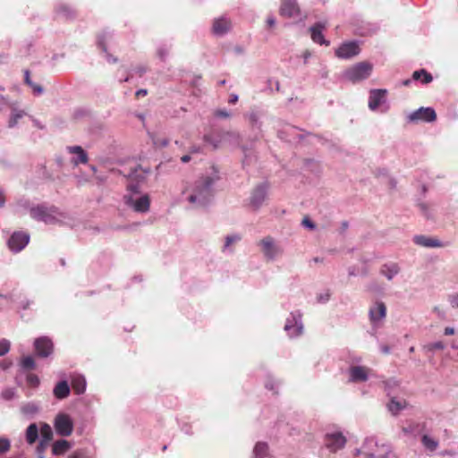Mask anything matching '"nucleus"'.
Wrapping results in <instances>:
<instances>
[{
    "mask_svg": "<svg viewBox=\"0 0 458 458\" xmlns=\"http://www.w3.org/2000/svg\"><path fill=\"white\" fill-rule=\"evenodd\" d=\"M220 180L216 165L199 175L196 179L183 183L181 201L188 204L189 209L207 208L212 205L216 195V184Z\"/></svg>",
    "mask_w": 458,
    "mask_h": 458,
    "instance_id": "nucleus-1",
    "label": "nucleus"
},
{
    "mask_svg": "<svg viewBox=\"0 0 458 458\" xmlns=\"http://www.w3.org/2000/svg\"><path fill=\"white\" fill-rule=\"evenodd\" d=\"M148 170L136 165L131 169L127 177L126 193L123 199L125 206L132 211L140 214H146L150 208V198L148 193L140 191V186L145 182Z\"/></svg>",
    "mask_w": 458,
    "mask_h": 458,
    "instance_id": "nucleus-2",
    "label": "nucleus"
},
{
    "mask_svg": "<svg viewBox=\"0 0 458 458\" xmlns=\"http://www.w3.org/2000/svg\"><path fill=\"white\" fill-rule=\"evenodd\" d=\"M356 453L360 458H386L390 453V447L386 444H379L375 437H369L364 440Z\"/></svg>",
    "mask_w": 458,
    "mask_h": 458,
    "instance_id": "nucleus-3",
    "label": "nucleus"
},
{
    "mask_svg": "<svg viewBox=\"0 0 458 458\" xmlns=\"http://www.w3.org/2000/svg\"><path fill=\"white\" fill-rule=\"evenodd\" d=\"M303 314L300 310H293L285 318L284 331L290 339H297L304 334Z\"/></svg>",
    "mask_w": 458,
    "mask_h": 458,
    "instance_id": "nucleus-4",
    "label": "nucleus"
},
{
    "mask_svg": "<svg viewBox=\"0 0 458 458\" xmlns=\"http://www.w3.org/2000/svg\"><path fill=\"white\" fill-rule=\"evenodd\" d=\"M387 90L384 89H373L369 91L368 106L370 111H380L381 113H386L390 105L387 102Z\"/></svg>",
    "mask_w": 458,
    "mask_h": 458,
    "instance_id": "nucleus-5",
    "label": "nucleus"
},
{
    "mask_svg": "<svg viewBox=\"0 0 458 458\" xmlns=\"http://www.w3.org/2000/svg\"><path fill=\"white\" fill-rule=\"evenodd\" d=\"M372 68L369 63H358L344 72V78L353 83L361 81L370 76Z\"/></svg>",
    "mask_w": 458,
    "mask_h": 458,
    "instance_id": "nucleus-6",
    "label": "nucleus"
},
{
    "mask_svg": "<svg viewBox=\"0 0 458 458\" xmlns=\"http://www.w3.org/2000/svg\"><path fill=\"white\" fill-rule=\"evenodd\" d=\"M264 258L267 261H275L283 254L282 247L272 236H266L259 242Z\"/></svg>",
    "mask_w": 458,
    "mask_h": 458,
    "instance_id": "nucleus-7",
    "label": "nucleus"
},
{
    "mask_svg": "<svg viewBox=\"0 0 458 458\" xmlns=\"http://www.w3.org/2000/svg\"><path fill=\"white\" fill-rule=\"evenodd\" d=\"M420 209L427 219L435 220L438 216H446L451 213L449 204L441 203H420Z\"/></svg>",
    "mask_w": 458,
    "mask_h": 458,
    "instance_id": "nucleus-8",
    "label": "nucleus"
},
{
    "mask_svg": "<svg viewBox=\"0 0 458 458\" xmlns=\"http://www.w3.org/2000/svg\"><path fill=\"white\" fill-rule=\"evenodd\" d=\"M269 183L268 182H262L259 183L250 192V206L255 211L259 210L268 197Z\"/></svg>",
    "mask_w": 458,
    "mask_h": 458,
    "instance_id": "nucleus-9",
    "label": "nucleus"
},
{
    "mask_svg": "<svg viewBox=\"0 0 458 458\" xmlns=\"http://www.w3.org/2000/svg\"><path fill=\"white\" fill-rule=\"evenodd\" d=\"M57 209L55 207L48 208L45 205H37L30 208V216L46 224H54L57 221Z\"/></svg>",
    "mask_w": 458,
    "mask_h": 458,
    "instance_id": "nucleus-10",
    "label": "nucleus"
},
{
    "mask_svg": "<svg viewBox=\"0 0 458 458\" xmlns=\"http://www.w3.org/2000/svg\"><path fill=\"white\" fill-rule=\"evenodd\" d=\"M437 120V114L432 107H420L406 115V122L409 123H433Z\"/></svg>",
    "mask_w": 458,
    "mask_h": 458,
    "instance_id": "nucleus-11",
    "label": "nucleus"
},
{
    "mask_svg": "<svg viewBox=\"0 0 458 458\" xmlns=\"http://www.w3.org/2000/svg\"><path fill=\"white\" fill-rule=\"evenodd\" d=\"M30 237L28 233L22 231L13 232L7 240V246L11 252L16 254L21 252L30 242Z\"/></svg>",
    "mask_w": 458,
    "mask_h": 458,
    "instance_id": "nucleus-12",
    "label": "nucleus"
},
{
    "mask_svg": "<svg viewBox=\"0 0 458 458\" xmlns=\"http://www.w3.org/2000/svg\"><path fill=\"white\" fill-rule=\"evenodd\" d=\"M54 428L57 435L69 437L73 431V421L69 414L60 412L54 420Z\"/></svg>",
    "mask_w": 458,
    "mask_h": 458,
    "instance_id": "nucleus-13",
    "label": "nucleus"
},
{
    "mask_svg": "<svg viewBox=\"0 0 458 458\" xmlns=\"http://www.w3.org/2000/svg\"><path fill=\"white\" fill-rule=\"evenodd\" d=\"M386 317V306L381 301H377L373 303L369 310V318L373 329H377Z\"/></svg>",
    "mask_w": 458,
    "mask_h": 458,
    "instance_id": "nucleus-14",
    "label": "nucleus"
},
{
    "mask_svg": "<svg viewBox=\"0 0 458 458\" xmlns=\"http://www.w3.org/2000/svg\"><path fill=\"white\" fill-rule=\"evenodd\" d=\"M232 28V20L226 14H223L213 19L211 32L215 37L222 38L228 34Z\"/></svg>",
    "mask_w": 458,
    "mask_h": 458,
    "instance_id": "nucleus-15",
    "label": "nucleus"
},
{
    "mask_svg": "<svg viewBox=\"0 0 458 458\" xmlns=\"http://www.w3.org/2000/svg\"><path fill=\"white\" fill-rule=\"evenodd\" d=\"M36 355L40 358H48L54 352V344L50 337L40 336L33 343Z\"/></svg>",
    "mask_w": 458,
    "mask_h": 458,
    "instance_id": "nucleus-16",
    "label": "nucleus"
},
{
    "mask_svg": "<svg viewBox=\"0 0 458 458\" xmlns=\"http://www.w3.org/2000/svg\"><path fill=\"white\" fill-rule=\"evenodd\" d=\"M360 48L358 41H346L342 43L335 51L339 59H351L358 55Z\"/></svg>",
    "mask_w": 458,
    "mask_h": 458,
    "instance_id": "nucleus-17",
    "label": "nucleus"
},
{
    "mask_svg": "<svg viewBox=\"0 0 458 458\" xmlns=\"http://www.w3.org/2000/svg\"><path fill=\"white\" fill-rule=\"evenodd\" d=\"M346 438L342 432L335 431L325 436L324 445L331 452L335 453L344 447Z\"/></svg>",
    "mask_w": 458,
    "mask_h": 458,
    "instance_id": "nucleus-18",
    "label": "nucleus"
},
{
    "mask_svg": "<svg viewBox=\"0 0 458 458\" xmlns=\"http://www.w3.org/2000/svg\"><path fill=\"white\" fill-rule=\"evenodd\" d=\"M369 369L361 365H351L348 368V380L351 383H362L369 379Z\"/></svg>",
    "mask_w": 458,
    "mask_h": 458,
    "instance_id": "nucleus-19",
    "label": "nucleus"
},
{
    "mask_svg": "<svg viewBox=\"0 0 458 458\" xmlns=\"http://www.w3.org/2000/svg\"><path fill=\"white\" fill-rule=\"evenodd\" d=\"M240 135L234 131H223L221 132L219 135L217 136H214L213 134H205L204 137H203V140L208 143V144H210L214 149H217L220 145H221V142L227 139V138H232V139H234L235 140H237L239 139Z\"/></svg>",
    "mask_w": 458,
    "mask_h": 458,
    "instance_id": "nucleus-20",
    "label": "nucleus"
},
{
    "mask_svg": "<svg viewBox=\"0 0 458 458\" xmlns=\"http://www.w3.org/2000/svg\"><path fill=\"white\" fill-rule=\"evenodd\" d=\"M279 13L287 18L298 17L301 9L296 0H282Z\"/></svg>",
    "mask_w": 458,
    "mask_h": 458,
    "instance_id": "nucleus-21",
    "label": "nucleus"
},
{
    "mask_svg": "<svg viewBox=\"0 0 458 458\" xmlns=\"http://www.w3.org/2000/svg\"><path fill=\"white\" fill-rule=\"evenodd\" d=\"M408 407V403L405 399L398 398L395 396L389 397V402L386 403V409L392 416H398L402 411Z\"/></svg>",
    "mask_w": 458,
    "mask_h": 458,
    "instance_id": "nucleus-22",
    "label": "nucleus"
},
{
    "mask_svg": "<svg viewBox=\"0 0 458 458\" xmlns=\"http://www.w3.org/2000/svg\"><path fill=\"white\" fill-rule=\"evenodd\" d=\"M55 12L58 18L65 21L73 20L76 16L75 10L70 4L64 2L55 4Z\"/></svg>",
    "mask_w": 458,
    "mask_h": 458,
    "instance_id": "nucleus-23",
    "label": "nucleus"
},
{
    "mask_svg": "<svg viewBox=\"0 0 458 458\" xmlns=\"http://www.w3.org/2000/svg\"><path fill=\"white\" fill-rule=\"evenodd\" d=\"M325 29V25L322 22H317L313 26L310 27V37L313 42L319 44L329 46L330 42L324 38L323 30Z\"/></svg>",
    "mask_w": 458,
    "mask_h": 458,
    "instance_id": "nucleus-24",
    "label": "nucleus"
},
{
    "mask_svg": "<svg viewBox=\"0 0 458 458\" xmlns=\"http://www.w3.org/2000/svg\"><path fill=\"white\" fill-rule=\"evenodd\" d=\"M112 38V34L109 31H103L98 38V46L105 53V57L108 63H116L117 58L114 57L107 52V41Z\"/></svg>",
    "mask_w": 458,
    "mask_h": 458,
    "instance_id": "nucleus-25",
    "label": "nucleus"
},
{
    "mask_svg": "<svg viewBox=\"0 0 458 458\" xmlns=\"http://www.w3.org/2000/svg\"><path fill=\"white\" fill-rule=\"evenodd\" d=\"M66 150L70 154L75 155V157L72 159V163L74 165H78L79 164H86L89 160L87 152L81 146H68Z\"/></svg>",
    "mask_w": 458,
    "mask_h": 458,
    "instance_id": "nucleus-26",
    "label": "nucleus"
},
{
    "mask_svg": "<svg viewBox=\"0 0 458 458\" xmlns=\"http://www.w3.org/2000/svg\"><path fill=\"white\" fill-rule=\"evenodd\" d=\"M401 271L400 266L395 262H386L380 267L379 273L388 281H392Z\"/></svg>",
    "mask_w": 458,
    "mask_h": 458,
    "instance_id": "nucleus-27",
    "label": "nucleus"
},
{
    "mask_svg": "<svg viewBox=\"0 0 458 458\" xmlns=\"http://www.w3.org/2000/svg\"><path fill=\"white\" fill-rule=\"evenodd\" d=\"M278 136L280 139L289 142L296 139H302V136L299 133V129L292 125H286L284 129L279 130Z\"/></svg>",
    "mask_w": 458,
    "mask_h": 458,
    "instance_id": "nucleus-28",
    "label": "nucleus"
},
{
    "mask_svg": "<svg viewBox=\"0 0 458 458\" xmlns=\"http://www.w3.org/2000/svg\"><path fill=\"white\" fill-rule=\"evenodd\" d=\"M413 242L415 244L425 248H439L443 246L442 242L438 239L427 237L425 235H415Z\"/></svg>",
    "mask_w": 458,
    "mask_h": 458,
    "instance_id": "nucleus-29",
    "label": "nucleus"
},
{
    "mask_svg": "<svg viewBox=\"0 0 458 458\" xmlns=\"http://www.w3.org/2000/svg\"><path fill=\"white\" fill-rule=\"evenodd\" d=\"M70 393L71 387L66 380L59 381L53 389V394L58 400L67 398Z\"/></svg>",
    "mask_w": 458,
    "mask_h": 458,
    "instance_id": "nucleus-30",
    "label": "nucleus"
},
{
    "mask_svg": "<svg viewBox=\"0 0 458 458\" xmlns=\"http://www.w3.org/2000/svg\"><path fill=\"white\" fill-rule=\"evenodd\" d=\"M384 390L388 397L395 396L400 388V381L395 377H390L382 381Z\"/></svg>",
    "mask_w": 458,
    "mask_h": 458,
    "instance_id": "nucleus-31",
    "label": "nucleus"
},
{
    "mask_svg": "<svg viewBox=\"0 0 458 458\" xmlns=\"http://www.w3.org/2000/svg\"><path fill=\"white\" fill-rule=\"evenodd\" d=\"M251 129L256 132V139L261 137L262 132V122L260 116L257 112H250L247 115Z\"/></svg>",
    "mask_w": 458,
    "mask_h": 458,
    "instance_id": "nucleus-32",
    "label": "nucleus"
},
{
    "mask_svg": "<svg viewBox=\"0 0 458 458\" xmlns=\"http://www.w3.org/2000/svg\"><path fill=\"white\" fill-rule=\"evenodd\" d=\"M72 387L75 394L81 395L85 393L87 381L84 376L77 375L72 379Z\"/></svg>",
    "mask_w": 458,
    "mask_h": 458,
    "instance_id": "nucleus-33",
    "label": "nucleus"
},
{
    "mask_svg": "<svg viewBox=\"0 0 458 458\" xmlns=\"http://www.w3.org/2000/svg\"><path fill=\"white\" fill-rule=\"evenodd\" d=\"M411 80L420 81L423 85H427L433 81V76L426 69H420L413 72Z\"/></svg>",
    "mask_w": 458,
    "mask_h": 458,
    "instance_id": "nucleus-34",
    "label": "nucleus"
},
{
    "mask_svg": "<svg viewBox=\"0 0 458 458\" xmlns=\"http://www.w3.org/2000/svg\"><path fill=\"white\" fill-rule=\"evenodd\" d=\"M72 448V444L65 440H56L52 445V453L54 455L64 454L68 450Z\"/></svg>",
    "mask_w": 458,
    "mask_h": 458,
    "instance_id": "nucleus-35",
    "label": "nucleus"
},
{
    "mask_svg": "<svg viewBox=\"0 0 458 458\" xmlns=\"http://www.w3.org/2000/svg\"><path fill=\"white\" fill-rule=\"evenodd\" d=\"M242 239V236L241 234L239 233H233V234H228L225 237V243H224V246L222 247V252L223 253H233V250L231 248V245L233 243H235L239 241H241Z\"/></svg>",
    "mask_w": 458,
    "mask_h": 458,
    "instance_id": "nucleus-36",
    "label": "nucleus"
},
{
    "mask_svg": "<svg viewBox=\"0 0 458 458\" xmlns=\"http://www.w3.org/2000/svg\"><path fill=\"white\" fill-rule=\"evenodd\" d=\"M38 428L36 423H31L26 429V441L28 444H34L38 438Z\"/></svg>",
    "mask_w": 458,
    "mask_h": 458,
    "instance_id": "nucleus-37",
    "label": "nucleus"
},
{
    "mask_svg": "<svg viewBox=\"0 0 458 458\" xmlns=\"http://www.w3.org/2000/svg\"><path fill=\"white\" fill-rule=\"evenodd\" d=\"M11 107L12 113L9 118L8 126L10 128H13L17 125L18 121L25 115V112L23 110L18 109L14 106H11Z\"/></svg>",
    "mask_w": 458,
    "mask_h": 458,
    "instance_id": "nucleus-38",
    "label": "nucleus"
},
{
    "mask_svg": "<svg viewBox=\"0 0 458 458\" xmlns=\"http://www.w3.org/2000/svg\"><path fill=\"white\" fill-rule=\"evenodd\" d=\"M421 444L424 448L429 452H434L439 445L438 440L431 437L427 434L421 437Z\"/></svg>",
    "mask_w": 458,
    "mask_h": 458,
    "instance_id": "nucleus-39",
    "label": "nucleus"
},
{
    "mask_svg": "<svg viewBox=\"0 0 458 458\" xmlns=\"http://www.w3.org/2000/svg\"><path fill=\"white\" fill-rule=\"evenodd\" d=\"M24 81L33 90L34 94L40 95L43 93L44 89L31 81L29 70L24 71Z\"/></svg>",
    "mask_w": 458,
    "mask_h": 458,
    "instance_id": "nucleus-40",
    "label": "nucleus"
},
{
    "mask_svg": "<svg viewBox=\"0 0 458 458\" xmlns=\"http://www.w3.org/2000/svg\"><path fill=\"white\" fill-rule=\"evenodd\" d=\"M268 453V445L265 442H258L253 449L255 458H265Z\"/></svg>",
    "mask_w": 458,
    "mask_h": 458,
    "instance_id": "nucleus-41",
    "label": "nucleus"
},
{
    "mask_svg": "<svg viewBox=\"0 0 458 458\" xmlns=\"http://www.w3.org/2000/svg\"><path fill=\"white\" fill-rule=\"evenodd\" d=\"M42 442H49L53 438V430L49 424L42 423L40 427Z\"/></svg>",
    "mask_w": 458,
    "mask_h": 458,
    "instance_id": "nucleus-42",
    "label": "nucleus"
},
{
    "mask_svg": "<svg viewBox=\"0 0 458 458\" xmlns=\"http://www.w3.org/2000/svg\"><path fill=\"white\" fill-rule=\"evenodd\" d=\"M264 386L267 390L276 391L279 386V381L276 380L270 373H266Z\"/></svg>",
    "mask_w": 458,
    "mask_h": 458,
    "instance_id": "nucleus-43",
    "label": "nucleus"
},
{
    "mask_svg": "<svg viewBox=\"0 0 458 458\" xmlns=\"http://www.w3.org/2000/svg\"><path fill=\"white\" fill-rule=\"evenodd\" d=\"M39 408L35 403H27L21 408V412L26 416H34Z\"/></svg>",
    "mask_w": 458,
    "mask_h": 458,
    "instance_id": "nucleus-44",
    "label": "nucleus"
},
{
    "mask_svg": "<svg viewBox=\"0 0 458 458\" xmlns=\"http://www.w3.org/2000/svg\"><path fill=\"white\" fill-rule=\"evenodd\" d=\"M170 49H171V46H169L167 44H161V45H159L157 47V57L162 62H165L167 57H168V55H169Z\"/></svg>",
    "mask_w": 458,
    "mask_h": 458,
    "instance_id": "nucleus-45",
    "label": "nucleus"
},
{
    "mask_svg": "<svg viewBox=\"0 0 458 458\" xmlns=\"http://www.w3.org/2000/svg\"><path fill=\"white\" fill-rule=\"evenodd\" d=\"M280 90V82L278 80L269 78L267 81V87L264 91L268 93H274L275 91L278 92Z\"/></svg>",
    "mask_w": 458,
    "mask_h": 458,
    "instance_id": "nucleus-46",
    "label": "nucleus"
},
{
    "mask_svg": "<svg viewBox=\"0 0 458 458\" xmlns=\"http://www.w3.org/2000/svg\"><path fill=\"white\" fill-rule=\"evenodd\" d=\"M66 458H89V451L87 448H79L69 454Z\"/></svg>",
    "mask_w": 458,
    "mask_h": 458,
    "instance_id": "nucleus-47",
    "label": "nucleus"
},
{
    "mask_svg": "<svg viewBox=\"0 0 458 458\" xmlns=\"http://www.w3.org/2000/svg\"><path fill=\"white\" fill-rule=\"evenodd\" d=\"M21 366L23 369H33L36 364L31 356H27L21 360Z\"/></svg>",
    "mask_w": 458,
    "mask_h": 458,
    "instance_id": "nucleus-48",
    "label": "nucleus"
},
{
    "mask_svg": "<svg viewBox=\"0 0 458 458\" xmlns=\"http://www.w3.org/2000/svg\"><path fill=\"white\" fill-rule=\"evenodd\" d=\"M16 395V389L13 387H7L1 392V396L5 401L13 399Z\"/></svg>",
    "mask_w": 458,
    "mask_h": 458,
    "instance_id": "nucleus-49",
    "label": "nucleus"
},
{
    "mask_svg": "<svg viewBox=\"0 0 458 458\" xmlns=\"http://www.w3.org/2000/svg\"><path fill=\"white\" fill-rule=\"evenodd\" d=\"M11 342L8 339H0V356H4L10 352Z\"/></svg>",
    "mask_w": 458,
    "mask_h": 458,
    "instance_id": "nucleus-50",
    "label": "nucleus"
},
{
    "mask_svg": "<svg viewBox=\"0 0 458 458\" xmlns=\"http://www.w3.org/2000/svg\"><path fill=\"white\" fill-rule=\"evenodd\" d=\"M445 345L443 342L441 341H437V342H434V343H430L428 344H427L425 346V349L428 351V352H433L435 350H443L445 349Z\"/></svg>",
    "mask_w": 458,
    "mask_h": 458,
    "instance_id": "nucleus-51",
    "label": "nucleus"
},
{
    "mask_svg": "<svg viewBox=\"0 0 458 458\" xmlns=\"http://www.w3.org/2000/svg\"><path fill=\"white\" fill-rule=\"evenodd\" d=\"M11 442L6 437H0V455L10 450Z\"/></svg>",
    "mask_w": 458,
    "mask_h": 458,
    "instance_id": "nucleus-52",
    "label": "nucleus"
},
{
    "mask_svg": "<svg viewBox=\"0 0 458 458\" xmlns=\"http://www.w3.org/2000/svg\"><path fill=\"white\" fill-rule=\"evenodd\" d=\"M26 380L27 383L33 387H37L40 383L39 377L35 374H29Z\"/></svg>",
    "mask_w": 458,
    "mask_h": 458,
    "instance_id": "nucleus-53",
    "label": "nucleus"
},
{
    "mask_svg": "<svg viewBox=\"0 0 458 458\" xmlns=\"http://www.w3.org/2000/svg\"><path fill=\"white\" fill-rule=\"evenodd\" d=\"M17 208L19 209H24L29 210L30 212V208L33 206H30V201L26 199H21L16 203Z\"/></svg>",
    "mask_w": 458,
    "mask_h": 458,
    "instance_id": "nucleus-54",
    "label": "nucleus"
},
{
    "mask_svg": "<svg viewBox=\"0 0 458 458\" xmlns=\"http://www.w3.org/2000/svg\"><path fill=\"white\" fill-rule=\"evenodd\" d=\"M330 293L328 291H326L317 295V301L319 303H327L330 300Z\"/></svg>",
    "mask_w": 458,
    "mask_h": 458,
    "instance_id": "nucleus-55",
    "label": "nucleus"
},
{
    "mask_svg": "<svg viewBox=\"0 0 458 458\" xmlns=\"http://www.w3.org/2000/svg\"><path fill=\"white\" fill-rule=\"evenodd\" d=\"M152 141H153V145L156 148H165L169 144V140L167 139H157V138L156 139V138H154L152 140Z\"/></svg>",
    "mask_w": 458,
    "mask_h": 458,
    "instance_id": "nucleus-56",
    "label": "nucleus"
},
{
    "mask_svg": "<svg viewBox=\"0 0 458 458\" xmlns=\"http://www.w3.org/2000/svg\"><path fill=\"white\" fill-rule=\"evenodd\" d=\"M361 361H362V358L360 356L356 355V354H350L349 360H348L349 367L351 365H360Z\"/></svg>",
    "mask_w": 458,
    "mask_h": 458,
    "instance_id": "nucleus-57",
    "label": "nucleus"
},
{
    "mask_svg": "<svg viewBox=\"0 0 458 458\" xmlns=\"http://www.w3.org/2000/svg\"><path fill=\"white\" fill-rule=\"evenodd\" d=\"M34 305V301L24 299L20 301V308L23 310H29Z\"/></svg>",
    "mask_w": 458,
    "mask_h": 458,
    "instance_id": "nucleus-58",
    "label": "nucleus"
},
{
    "mask_svg": "<svg viewBox=\"0 0 458 458\" xmlns=\"http://www.w3.org/2000/svg\"><path fill=\"white\" fill-rule=\"evenodd\" d=\"M215 115L218 118H229L231 117V113L226 109H218L216 111Z\"/></svg>",
    "mask_w": 458,
    "mask_h": 458,
    "instance_id": "nucleus-59",
    "label": "nucleus"
},
{
    "mask_svg": "<svg viewBox=\"0 0 458 458\" xmlns=\"http://www.w3.org/2000/svg\"><path fill=\"white\" fill-rule=\"evenodd\" d=\"M301 225L310 230H314L316 228V225L307 216L303 218Z\"/></svg>",
    "mask_w": 458,
    "mask_h": 458,
    "instance_id": "nucleus-60",
    "label": "nucleus"
},
{
    "mask_svg": "<svg viewBox=\"0 0 458 458\" xmlns=\"http://www.w3.org/2000/svg\"><path fill=\"white\" fill-rule=\"evenodd\" d=\"M448 301L453 308L458 309V293L449 295Z\"/></svg>",
    "mask_w": 458,
    "mask_h": 458,
    "instance_id": "nucleus-61",
    "label": "nucleus"
},
{
    "mask_svg": "<svg viewBox=\"0 0 458 458\" xmlns=\"http://www.w3.org/2000/svg\"><path fill=\"white\" fill-rule=\"evenodd\" d=\"M417 428H419V424L416 425H409L408 427H404L403 428V431L405 434H412L416 431Z\"/></svg>",
    "mask_w": 458,
    "mask_h": 458,
    "instance_id": "nucleus-62",
    "label": "nucleus"
},
{
    "mask_svg": "<svg viewBox=\"0 0 458 458\" xmlns=\"http://www.w3.org/2000/svg\"><path fill=\"white\" fill-rule=\"evenodd\" d=\"M189 152L191 154H199L202 152V148L198 145H193L190 148Z\"/></svg>",
    "mask_w": 458,
    "mask_h": 458,
    "instance_id": "nucleus-63",
    "label": "nucleus"
},
{
    "mask_svg": "<svg viewBox=\"0 0 458 458\" xmlns=\"http://www.w3.org/2000/svg\"><path fill=\"white\" fill-rule=\"evenodd\" d=\"M146 72H147V68L143 65H140V66H138L135 68V72L138 73L140 76L146 73Z\"/></svg>",
    "mask_w": 458,
    "mask_h": 458,
    "instance_id": "nucleus-64",
    "label": "nucleus"
}]
</instances>
